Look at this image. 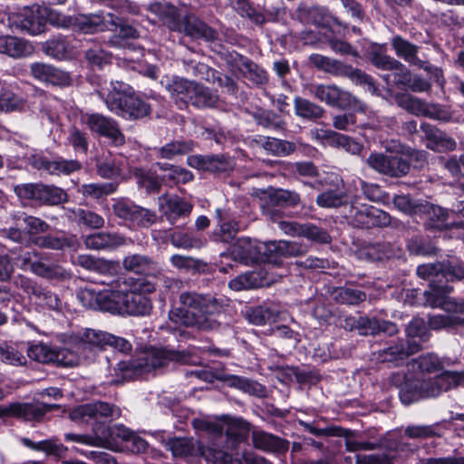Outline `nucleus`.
Returning <instances> with one entry per match:
<instances>
[{"label":"nucleus","instance_id":"ddd939ff","mask_svg":"<svg viewBox=\"0 0 464 464\" xmlns=\"http://www.w3.org/2000/svg\"><path fill=\"white\" fill-rule=\"evenodd\" d=\"M419 277L429 280V288L434 284H446L464 279L463 263L456 256H449L447 259L437 263L420 265L417 267Z\"/></svg>","mask_w":464,"mask_h":464},{"label":"nucleus","instance_id":"a878e982","mask_svg":"<svg viewBox=\"0 0 464 464\" xmlns=\"http://www.w3.org/2000/svg\"><path fill=\"white\" fill-rule=\"evenodd\" d=\"M234 76H241L254 85H265L268 82L267 72L250 58L234 51Z\"/></svg>","mask_w":464,"mask_h":464},{"label":"nucleus","instance_id":"4be33fe9","mask_svg":"<svg viewBox=\"0 0 464 464\" xmlns=\"http://www.w3.org/2000/svg\"><path fill=\"white\" fill-rule=\"evenodd\" d=\"M454 214V211L425 200L419 217L427 229L444 231L456 225Z\"/></svg>","mask_w":464,"mask_h":464},{"label":"nucleus","instance_id":"de8ad7c7","mask_svg":"<svg viewBox=\"0 0 464 464\" xmlns=\"http://www.w3.org/2000/svg\"><path fill=\"white\" fill-rule=\"evenodd\" d=\"M294 110L297 117L310 121H316L324 114V110L321 106L301 96H295Z\"/></svg>","mask_w":464,"mask_h":464},{"label":"nucleus","instance_id":"338daca9","mask_svg":"<svg viewBox=\"0 0 464 464\" xmlns=\"http://www.w3.org/2000/svg\"><path fill=\"white\" fill-rule=\"evenodd\" d=\"M234 10L237 11L240 16L247 18L256 25H263L266 22L264 14L248 0H236Z\"/></svg>","mask_w":464,"mask_h":464},{"label":"nucleus","instance_id":"e433bc0d","mask_svg":"<svg viewBox=\"0 0 464 464\" xmlns=\"http://www.w3.org/2000/svg\"><path fill=\"white\" fill-rule=\"evenodd\" d=\"M430 325L426 324L422 318H413L406 327L405 344L410 352L417 353L422 349V344L426 343L430 336Z\"/></svg>","mask_w":464,"mask_h":464},{"label":"nucleus","instance_id":"473e14b6","mask_svg":"<svg viewBox=\"0 0 464 464\" xmlns=\"http://www.w3.org/2000/svg\"><path fill=\"white\" fill-rule=\"evenodd\" d=\"M192 208V204L177 195H162L159 198L160 211L172 224L180 218L188 217Z\"/></svg>","mask_w":464,"mask_h":464},{"label":"nucleus","instance_id":"c9c22d12","mask_svg":"<svg viewBox=\"0 0 464 464\" xmlns=\"http://www.w3.org/2000/svg\"><path fill=\"white\" fill-rule=\"evenodd\" d=\"M50 406L45 404H30V403H11L9 405L0 406L1 416H12L24 418L26 420H38L48 411Z\"/></svg>","mask_w":464,"mask_h":464},{"label":"nucleus","instance_id":"bf43d9fd","mask_svg":"<svg viewBox=\"0 0 464 464\" xmlns=\"http://www.w3.org/2000/svg\"><path fill=\"white\" fill-rule=\"evenodd\" d=\"M411 71L401 62L391 72L382 75L383 81L389 87H397L401 90H407L411 83Z\"/></svg>","mask_w":464,"mask_h":464},{"label":"nucleus","instance_id":"a19ab883","mask_svg":"<svg viewBox=\"0 0 464 464\" xmlns=\"http://www.w3.org/2000/svg\"><path fill=\"white\" fill-rule=\"evenodd\" d=\"M245 318L252 324L265 325L275 323L279 317V311L272 304H263L256 306L246 307Z\"/></svg>","mask_w":464,"mask_h":464},{"label":"nucleus","instance_id":"58836bf2","mask_svg":"<svg viewBox=\"0 0 464 464\" xmlns=\"http://www.w3.org/2000/svg\"><path fill=\"white\" fill-rule=\"evenodd\" d=\"M254 141L268 154L278 157H285L296 150V145L293 141L281 140L274 137L258 135Z\"/></svg>","mask_w":464,"mask_h":464},{"label":"nucleus","instance_id":"5701e85b","mask_svg":"<svg viewBox=\"0 0 464 464\" xmlns=\"http://www.w3.org/2000/svg\"><path fill=\"white\" fill-rule=\"evenodd\" d=\"M170 30L183 33L193 39H202L207 42H212L218 37L216 30L192 14L179 17L177 22H173L170 25Z\"/></svg>","mask_w":464,"mask_h":464},{"label":"nucleus","instance_id":"8fccbe9b","mask_svg":"<svg viewBox=\"0 0 464 464\" xmlns=\"http://www.w3.org/2000/svg\"><path fill=\"white\" fill-rule=\"evenodd\" d=\"M412 354H414V353L410 352L409 347L401 340L394 345L384 348L379 353L378 360L382 362H392L395 366H399Z\"/></svg>","mask_w":464,"mask_h":464},{"label":"nucleus","instance_id":"2eb2a0df","mask_svg":"<svg viewBox=\"0 0 464 464\" xmlns=\"http://www.w3.org/2000/svg\"><path fill=\"white\" fill-rule=\"evenodd\" d=\"M296 15L301 23L324 29V33L343 34L348 30V25L324 6L301 5L296 9Z\"/></svg>","mask_w":464,"mask_h":464},{"label":"nucleus","instance_id":"2f4dec72","mask_svg":"<svg viewBox=\"0 0 464 464\" xmlns=\"http://www.w3.org/2000/svg\"><path fill=\"white\" fill-rule=\"evenodd\" d=\"M420 130L423 133L428 149L438 152L451 151L456 149L457 143L455 140L435 125L422 122L420 125Z\"/></svg>","mask_w":464,"mask_h":464},{"label":"nucleus","instance_id":"4468645a","mask_svg":"<svg viewBox=\"0 0 464 464\" xmlns=\"http://www.w3.org/2000/svg\"><path fill=\"white\" fill-rule=\"evenodd\" d=\"M156 291V283L143 278L137 280L131 291L124 290L122 314L145 316L150 314L153 305L147 295Z\"/></svg>","mask_w":464,"mask_h":464},{"label":"nucleus","instance_id":"09e8293b","mask_svg":"<svg viewBox=\"0 0 464 464\" xmlns=\"http://www.w3.org/2000/svg\"><path fill=\"white\" fill-rule=\"evenodd\" d=\"M324 139L329 145L337 148H343L347 152H350L353 155L360 154L363 149L362 143L356 141L349 136L336 132L334 130H325Z\"/></svg>","mask_w":464,"mask_h":464},{"label":"nucleus","instance_id":"3c124183","mask_svg":"<svg viewBox=\"0 0 464 464\" xmlns=\"http://www.w3.org/2000/svg\"><path fill=\"white\" fill-rule=\"evenodd\" d=\"M124 243L123 237L117 234L99 232L89 235L84 239L85 246L89 249L100 250L112 247Z\"/></svg>","mask_w":464,"mask_h":464},{"label":"nucleus","instance_id":"dca6fc26","mask_svg":"<svg viewBox=\"0 0 464 464\" xmlns=\"http://www.w3.org/2000/svg\"><path fill=\"white\" fill-rule=\"evenodd\" d=\"M105 103L111 111L130 121L144 118L151 112L150 105L133 94H107Z\"/></svg>","mask_w":464,"mask_h":464},{"label":"nucleus","instance_id":"393cba45","mask_svg":"<svg viewBox=\"0 0 464 464\" xmlns=\"http://www.w3.org/2000/svg\"><path fill=\"white\" fill-rule=\"evenodd\" d=\"M280 228L289 236L304 237L314 244L324 245L332 242L328 231L313 223L280 222Z\"/></svg>","mask_w":464,"mask_h":464},{"label":"nucleus","instance_id":"f704fd0d","mask_svg":"<svg viewBox=\"0 0 464 464\" xmlns=\"http://www.w3.org/2000/svg\"><path fill=\"white\" fill-rule=\"evenodd\" d=\"M64 350H56L52 346L39 343L31 345L27 349V356L41 363L56 362L64 366H73L76 362L73 360H65Z\"/></svg>","mask_w":464,"mask_h":464},{"label":"nucleus","instance_id":"39448f33","mask_svg":"<svg viewBox=\"0 0 464 464\" xmlns=\"http://www.w3.org/2000/svg\"><path fill=\"white\" fill-rule=\"evenodd\" d=\"M234 221V234L238 230ZM296 246L291 242L279 241H252L250 238H237L234 235V261L239 260L245 265L271 264L281 266L282 257L295 256Z\"/></svg>","mask_w":464,"mask_h":464},{"label":"nucleus","instance_id":"f03ea898","mask_svg":"<svg viewBox=\"0 0 464 464\" xmlns=\"http://www.w3.org/2000/svg\"><path fill=\"white\" fill-rule=\"evenodd\" d=\"M391 383L399 389V398L403 405L421 400L436 398L445 392L464 387V371L445 370L433 378L420 379L414 374L392 373Z\"/></svg>","mask_w":464,"mask_h":464},{"label":"nucleus","instance_id":"052dcab7","mask_svg":"<svg viewBox=\"0 0 464 464\" xmlns=\"http://www.w3.org/2000/svg\"><path fill=\"white\" fill-rule=\"evenodd\" d=\"M192 140H175L156 150L158 158L172 160L176 156L184 155L193 150Z\"/></svg>","mask_w":464,"mask_h":464},{"label":"nucleus","instance_id":"c03bdc74","mask_svg":"<svg viewBox=\"0 0 464 464\" xmlns=\"http://www.w3.org/2000/svg\"><path fill=\"white\" fill-rule=\"evenodd\" d=\"M216 216L219 223V227L216 229L213 233V240L218 243H222L227 246V249L225 252L220 254V257L222 259L229 260L231 258L232 253L230 251L231 248V241H232V225L229 221H226L227 212L223 211L220 208L216 210Z\"/></svg>","mask_w":464,"mask_h":464},{"label":"nucleus","instance_id":"ea45409f","mask_svg":"<svg viewBox=\"0 0 464 464\" xmlns=\"http://www.w3.org/2000/svg\"><path fill=\"white\" fill-rule=\"evenodd\" d=\"M188 164L202 170L221 172L228 168L229 158L224 155H192L188 158Z\"/></svg>","mask_w":464,"mask_h":464},{"label":"nucleus","instance_id":"4d7b16f0","mask_svg":"<svg viewBox=\"0 0 464 464\" xmlns=\"http://www.w3.org/2000/svg\"><path fill=\"white\" fill-rule=\"evenodd\" d=\"M36 245L41 247L63 250L66 248L76 250L79 246V242L75 236L70 237H53L44 236L36 239Z\"/></svg>","mask_w":464,"mask_h":464},{"label":"nucleus","instance_id":"49530a36","mask_svg":"<svg viewBox=\"0 0 464 464\" xmlns=\"http://www.w3.org/2000/svg\"><path fill=\"white\" fill-rule=\"evenodd\" d=\"M271 280L263 270L246 272L234 278V290L259 288L270 285Z\"/></svg>","mask_w":464,"mask_h":464},{"label":"nucleus","instance_id":"412c9836","mask_svg":"<svg viewBox=\"0 0 464 464\" xmlns=\"http://www.w3.org/2000/svg\"><path fill=\"white\" fill-rule=\"evenodd\" d=\"M84 122L92 132L107 138L114 146L125 143V136L115 120L101 113H91L84 116Z\"/></svg>","mask_w":464,"mask_h":464},{"label":"nucleus","instance_id":"cd10ccee","mask_svg":"<svg viewBox=\"0 0 464 464\" xmlns=\"http://www.w3.org/2000/svg\"><path fill=\"white\" fill-rule=\"evenodd\" d=\"M314 96L327 105L340 109H350L355 105L356 99L350 92L335 85H317Z\"/></svg>","mask_w":464,"mask_h":464},{"label":"nucleus","instance_id":"6e6d98bb","mask_svg":"<svg viewBox=\"0 0 464 464\" xmlns=\"http://www.w3.org/2000/svg\"><path fill=\"white\" fill-rule=\"evenodd\" d=\"M32 273L48 279L63 278L65 275V271L63 267L55 263L50 262L47 255L43 253H40L39 259Z\"/></svg>","mask_w":464,"mask_h":464},{"label":"nucleus","instance_id":"f3484780","mask_svg":"<svg viewBox=\"0 0 464 464\" xmlns=\"http://www.w3.org/2000/svg\"><path fill=\"white\" fill-rule=\"evenodd\" d=\"M14 191L20 198L34 200L40 205L55 206L68 200L66 191L54 185L23 184L16 186Z\"/></svg>","mask_w":464,"mask_h":464},{"label":"nucleus","instance_id":"72a5a7b5","mask_svg":"<svg viewBox=\"0 0 464 464\" xmlns=\"http://www.w3.org/2000/svg\"><path fill=\"white\" fill-rule=\"evenodd\" d=\"M406 249L410 256H431L437 255L436 241L425 232L413 230L406 237Z\"/></svg>","mask_w":464,"mask_h":464},{"label":"nucleus","instance_id":"774afa93","mask_svg":"<svg viewBox=\"0 0 464 464\" xmlns=\"http://www.w3.org/2000/svg\"><path fill=\"white\" fill-rule=\"evenodd\" d=\"M424 201L416 199L409 194L396 195L392 200L397 209L411 217L420 216Z\"/></svg>","mask_w":464,"mask_h":464},{"label":"nucleus","instance_id":"9d476101","mask_svg":"<svg viewBox=\"0 0 464 464\" xmlns=\"http://www.w3.org/2000/svg\"><path fill=\"white\" fill-rule=\"evenodd\" d=\"M261 200L263 215L279 224L285 222L282 220L285 208H294L301 204L300 194L296 191L274 187H268L263 191Z\"/></svg>","mask_w":464,"mask_h":464},{"label":"nucleus","instance_id":"f257e3e1","mask_svg":"<svg viewBox=\"0 0 464 464\" xmlns=\"http://www.w3.org/2000/svg\"><path fill=\"white\" fill-rule=\"evenodd\" d=\"M193 426L196 430L208 435L210 445L204 446L188 438L169 439L166 446L175 457H186L199 453L213 464H230L232 462L230 453L232 420L228 416L213 420H194Z\"/></svg>","mask_w":464,"mask_h":464},{"label":"nucleus","instance_id":"7ed1b4c3","mask_svg":"<svg viewBox=\"0 0 464 464\" xmlns=\"http://www.w3.org/2000/svg\"><path fill=\"white\" fill-rule=\"evenodd\" d=\"M69 416L73 421L92 423L95 438L88 435L65 433V440L94 445L97 440L109 441L112 438L114 431L109 427L108 423L121 416V409L108 402L95 401L75 407L71 411Z\"/></svg>","mask_w":464,"mask_h":464},{"label":"nucleus","instance_id":"b1692460","mask_svg":"<svg viewBox=\"0 0 464 464\" xmlns=\"http://www.w3.org/2000/svg\"><path fill=\"white\" fill-rule=\"evenodd\" d=\"M344 322V328H348L349 330L356 328L362 335L384 334L392 336L398 333V326L395 323L376 317L359 316V318H355L353 316H348L345 318Z\"/></svg>","mask_w":464,"mask_h":464},{"label":"nucleus","instance_id":"69168bd1","mask_svg":"<svg viewBox=\"0 0 464 464\" xmlns=\"http://www.w3.org/2000/svg\"><path fill=\"white\" fill-rule=\"evenodd\" d=\"M116 430V435L125 441V447L129 450L136 454H140L147 450L149 444L143 438L123 426L117 427Z\"/></svg>","mask_w":464,"mask_h":464},{"label":"nucleus","instance_id":"79ce46f5","mask_svg":"<svg viewBox=\"0 0 464 464\" xmlns=\"http://www.w3.org/2000/svg\"><path fill=\"white\" fill-rule=\"evenodd\" d=\"M392 49L397 57L404 60L406 63L417 66L420 60L418 57L420 46L403 38L401 35H395L391 40Z\"/></svg>","mask_w":464,"mask_h":464},{"label":"nucleus","instance_id":"20e7f679","mask_svg":"<svg viewBox=\"0 0 464 464\" xmlns=\"http://www.w3.org/2000/svg\"><path fill=\"white\" fill-rule=\"evenodd\" d=\"M170 362L184 364H196L197 358L189 353L167 348H151L141 353L135 359L121 361L114 368L117 379L111 381L118 384L134 379L136 376L151 370L164 367Z\"/></svg>","mask_w":464,"mask_h":464},{"label":"nucleus","instance_id":"680f3d73","mask_svg":"<svg viewBox=\"0 0 464 464\" xmlns=\"http://www.w3.org/2000/svg\"><path fill=\"white\" fill-rule=\"evenodd\" d=\"M333 296L336 303L347 305H357L366 300L364 291L348 286L335 288Z\"/></svg>","mask_w":464,"mask_h":464},{"label":"nucleus","instance_id":"864d4df0","mask_svg":"<svg viewBox=\"0 0 464 464\" xmlns=\"http://www.w3.org/2000/svg\"><path fill=\"white\" fill-rule=\"evenodd\" d=\"M369 61L377 69L382 71H392L398 66L399 60L386 54L384 44H374L369 51Z\"/></svg>","mask_w":464,"mask_h":464},{"label":"nucleus","instance_id":"6ab92c4d","mask_svg":"<svg viewBox=\"0 0 464 464\" xmlns=\"http://www.w3.org/2000/svg\"><path fill=\"white\" fill-rule=\"evenodd\" d=\"M28 163L37 170L54 176H68L82 168V163L77 160H66L62 157L51 160L42 154L31 155L28 158Z\"/></svg>","mask_w":464,"mask_h":464},{"label":"nucleus","instance_id":"aec40b11","mask_svg":"<svg viewBox=\"0 0 464 464\" xmlns=\"http://www.w3.org/2000/svg\"><path fill=\"white\" fill-rule=\"evenodd\" d=\"M119 17L111 13L100 11L93 14H79L73 24L84 34H95L116 30Z\"/></svg>","mask_w":464,"mask_h":464},{"label":"nucleus","instance_id":"f8f14e48","mask_svg":"<svg viewBox=\"0 0 464 464\" xmlns=\"http://www.w3.org/2000/svg\"><path fill=\"white\" fill-rule=\"evenodd\" d=\"M71 339L77 351L84 356H87V352L102 350L106 346H111L121 353L130 350V344L125 339L100 330L85 329L72 335Z\"/></svg>","mask_w":464,"mask_h":464},{"label":"nucleus","instance_id":"9b49d317","mask_svg":"<svg viewBox=\"0 0 464 464\" xmlns=\"http://www.w3.org/2000/svg\"><path fill=\"white\" fill-rule=\"evenodd\" d=\"M49 9L44 6L24 7L18 12H14L8 16L0 14V25L5 24L11 29L25 32L32 35H38L45 31Z\"/></svg>","mask_w":464,"mask_h":464},{"label":"nucleus","instance_id":"c85d7f7f","mask_svg":"<svg viewBox=\"0 0 464 464\" xmlns=\"http://www.w3.org/2000/svg\"><path fill=\"white\" fill-rule=\"evenodd\" d=\"M122 267L128 272L146 277H160L162 276V268L159 263L146 255L126 256L122 260Z\"/></svg>","mask_w":464,"mask_h":464},{"label":"nucleus","instance_id":"6e6552de","mask_svg":"<svg viewBox=\"0 0 464 464\" xmlns=\"http://www.w3.org/2000/svg\"><path fill=\"white\" fill-rule=\"evenodd\" d=\"M107 288L96 290L85 287L77 296L83 306L93 310L108 312L112 314H122V304L124 298V281L120 276L108 281H102Z\"/></svg>","mask_w":464,"mask_h":464},{"label":"nucleus","instance_id":"a18cd8bd","mask_svg":"<svg viewBox=\"0 0 464 464\" xmlns=\"http://www.w3.org/2000/svg\"><path fill=\"white\" fill-rule=\"evenodd\" d=\"M155 166H157L160 171L165 172L161 177L162 182L169 186L186 184L194 178L191 171L177 165L167 162H157Z\"/></svg>","mask_w":464,"mask_h":464},{"label":"nucleus","instance_id":"7c9ffc66","mask_svg":"<svg viewBox=\"0 0 464 464\" xmlns=\"http://www.w3.org/2000/svg\"><path fill=\"white\" fill-rule=\"evenodd\" d=\"M389 242L365 243L357 250L361 259L372 263H384L389 260L400 258V254Z\"/></svg>","mask_w":464,"mask_h":464},{"label":"nucleus","instance_id":"bb28decb","mask_svg":"<svg viewBox=\"0 0 464 464\" xmlns=\"http://www.w3.org/2000/svg\"><path fill=\"white\" fill-rule=\"evenodd\" d=\"M252 445L256 450L281 458L285 457L288 452L290 442L286 439L259 430L252 432Z\"/></svg>","mask_w":464,"mask_h":464},{"label":"nucleus","instance_id":"37998d69","mask_svg":"<svg viewBox=\"0 0 464 464\" xmlns=\"http://www.w3.org/2000/svg\"><path fill=\"white\" fill-rule=\"evenodd\" d=\"M198 82L177 78L169 85V91L179 108L190 104Z\"/></svg>","mask_w":464,"mask_h":464},{"label":"nucleus","instance_id":"a211bd4d","mask_svg":"<svg viewBox=\"0 0 464 464\" xmlns=\"http://www.w3.org/2000/svg\"><path fill=\"white\" fill-rule=\"evenodd\" d=\"M389 213L371 205H362L360 208L351 207V223L354 227L371 229L385 227L391 224Z\"/></svg>","mask_w":464,"mask_h":464},{"label":"nucleus","instance_id":"e2e57ef3","mask_svg":"<svg viewBox=\"0 0 464 464\" xmlns=\"http://www.w3.org/2000/svg\"><path fill=\"white\" fill-rule=\"evenodd\" d=\"M43 51L46 55L57 60H64L71 55L70 44L63 36L46 41L43 44Z\"/></svg>","mask_w":464,"mask_h":464},{"label":"nucleus","instance_id":"4c0bfd02","mask_svg":"<svg viewBox=\"0 0 464 464\" xmlns=\"http://www.w3.org/2000/svg\"><path fill=\"white\" fill-rule=\"evenodd\" d=\"M34 53L33 44L24 39L12 35L0 36V53L14 59L24 58Z\"/></svg>","mask_w":464,"mask_h":464},{"label":"nucleus","instance_id":"5fc2aeb1","mask_svg":"<svg viewBox=\"0 0 464 464\" xmlns=\"http://www.w3.org/2000/svg\"><path fill=\"white\" fill-rule=\"evenodd\" d=\"M131 173L139 187L143 188L148 193H158L161 189L162 179L156 173L141 168H134Z\"/></svg>","mask_w":464,"mask_h":464},{"label":"nucleus","instance_id":"423d86ee","mask_svg":"<svg viewBox=\"0 0 464 464\" xmlns=\"http://www.w3.org/2000/svg\"><path fill=\"white\" fill-rule=\"evenodd\" d=\"M452 290L453 287L450 285L433 283L431 288L424 291L426 302L430 306H441L447 313L429 318V325L431 330H451L464 326V300L448 297Z\"/></svg>","mask_w":464,"mask_h":464},{"label":"nucleus","instance_id":"13d9d810","mask_svg":"<svg viewBox=\"0 0 464 464\" xmlns=\"http://www.w3.org/2000/svg\"><path fill=\"white\" fill-rule=\"evenodd\" d=\"M147 9L158 16L170 30L173 22H177L179 14L175 5L166 1L150 3Z\"/></svg>","mask_w":464,"mask_h":464},{"label":"nucleus","instance_id":"1a4fd4ad","mask_svg":"<svg viewBox=\"0 0 464 464\" xmlns=\"http://www.w3.org/2000/svg\"><path fill=\"white\" fill-rule=\"evenodd\" d=\"M423 160L422 151L410 146L400 145L399 150L393 154L371 153L367 159V164L382 175L401 178L410 172L411 162Z\"/></svg>","mask_w":464,"mask_h":464},{"label":"nucleus","instance_id":"0eeeda50","mask_svg":"<svg viewBox=\"0 0 464 464\" xmlns=\"http://www.w3.org/2000/svg\"><path fill=\"white\" fill-rule=\"evenodd\" d=\"M181 307L169 313V318L186 326L201 327L207 316L218 313L221 304L216 298L195 292H184L179 295Z\"/></svg>","mask_w":464,"mask_h":464},{"label":"nucleus","instance_id":"0e129e2a","mask_svg":"<svg viewBox=\"0 0 464 464\" xmlns=\"http://www.w3.org/2000/svg\"><path fill=\"white\" fill-rule=\"evenodd\" d=\"M218 95L209 88L197 83L190 104L198 109L217 106Z\"/></svg>","mask_w":464,"mask_h":464},{"label":"nucleus","instance_id":"603ef678","mask_svg":"<svg viewBox=\"0 0 464 464\" xmlns=\"http://www.w3.org/2000/svg\"><path fill=\"white\" fill-rule=\"evenodd\" d=\"M309 62L319 71H323L335 76H342L343 73H345L344 68L346 63L320 53H312L309 56Z\"/></svg>","mask_w":464,"mask_h":464},{"label":"nucleus","instance_id":"c756f323","mask_svg":"<svg viewBox=\"0 0 464 464\" xmlns=\"http://www.w3.org/2000/svg\"><path fill=\"white\" fill-rule=\"evenodd\" d=\"M30 72L34 79L59 87H67L72 82L69 72L44 63H32Z\"/></svg>","mask_w":464,"mask_h":464}]
</instances>
